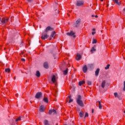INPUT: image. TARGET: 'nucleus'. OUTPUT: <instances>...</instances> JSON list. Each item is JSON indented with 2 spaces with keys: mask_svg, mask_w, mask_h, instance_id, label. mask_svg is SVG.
Instances as JSON below:
<instances>
[{
  "mask_svg": "<svg viewBox=\"0 0 125 125\" xmlns=\"http://www.w3.org/2000/svg\"><path fill=\"white\" fill-rule=\"evenodd\" d=\"M76 101L77 104L80 106V107H84V104L83 100H82V96H81V95H78Z\"/></svg>",
  "mask_w": 125,
  "mask_h": 125,
  "instance_id": "f257e3e1",
  "label": "nucleus"
},
{
  "mask_svg": "<svg viewBox=\"0 0 125 125\" xmlns=\"http://www.w3.org/2000/svg\"><path fill=\"white\" fill-rule=\"evenodd\" d=\"M8 20H9V18L8 17H3L1 20V22L2 25L5 24V23H7V22H8Z\"/></svg>",
  "mask_w": 125,
  "mask_h": 125,
  "instance_id": "f03ea898",
  "label": "nucleus"
},
{
  "mask_svg": "<svg viewBox=\"0 0 125 125\" xmlns=\"http://www.w3.org/2000/svg\"><path fill=\"white\" fill-rule=\"evenodd\" d=\"M66 35H67V36H69L70 37H73L74 39H76V33L74 32L73 31H71L70 32L66 33Z\"/></svg>",
  "mask_w": 125,
  "mask_h": 125,
  "instance_id": "7ed1b4c3",
  "label": "nucleus"
},
{
  "mask_svg": "<svg viewBox=\"0 0 125 125\" xmlns=\"http://www.w3.org/2000/svg\"><path fill=\"white\" fill-rule=\"evenodd\" d=\"M48 35H47V33L45 32L44 31L42 33L41 39L42 40H45L48 38Z\"/></svg>",
  "mask_w": 125,
  "mask_h": 125,
  "instance_id": "20e7f679",
  "label": "nucleus"
},
{
  "mask_svg": "<svg viewBox=\"0 0 125 125\" xmlns=\"http://www.w3.org/2000/svg\"><path fill=\"white\" fill-rule=\"evenodd\" d=\"M42 96V93L41 92H39L37 93V94L35 95V98H37V99H40L41 97Z\"/></svg>",
  "mask_w": 125,
  "mask_h": 125,
  "instance_id": "39448f33",
  "label": "nucleus"
},
{
  "mask_svg": "<svg viewBox=\"0 0 125 125\" xmlns=\"http://www.w3.org/2000/svg\"><path fill=\"white\" fill-rule=\"evenodd\" d=\"M83 1H77L76 3L77 6H83Z\"/></svg>",
  "mask_w": 125,
  "mask_h": 125,
  "instance_id": "423d86ee",
  "label": "nucleus"
},
{
  "mask_svg": "<svg viewBox=\"0 0 125 125\" xmlns=\"http://www.w3.org/2000/svg\"><path fill=\"white\" fill-rule=\"evenodd\" d=\"M54 30V28H53L50 26H48L46 28V29L44 32L47 33L48 31H53Z\"/></svg>",
  "mask_w": 125,
  "mask_h": 125,
  "instance_id": "0eeeda50",
  "label": "nucleus"
},
{
  "mask_svg": "<svg viewBox=\"0 0 125 125\" xmlns=\"http://www.w3.org/2000/svg\"><path fill=\"white\" fill-rule=\"evenodd\" d=\"M52 113H54V115H56L57 114L56 110L55 109H52V110H50L48 112V114L49 115H51Z\"/></svg>",
  "mask_w": 125,
  "mask_h": 125,
  "instance_id": "6e6552de",
  "label": "nucleus"
},
{
  "mask_svg": "<svg viewBox=\"0 0 125 125\" xmlns=\"http://www.w3.org/2000/svg\"><path fill=\"white\" fill-rule=\"evenodd\" d=\"M43 67L45 69H48L49 67L48 66V62H45L43 63Z\"/></svg>",
  "mask_w": 125,
  "mask_h": 125,
  "instance_id": "1a4fd4ad",
  "label": "nucleus"
},
{
  "mask_svg": "<svg viewBox=\"0 0 125 125\" xmlns=\"http://www.w3.org/2000/svg\"><path fill=\"white\" fill-rule=\"evenodd\" d=\"M51 81L53 83H55L56 82V77H55V75H53L51 79Z\"/></svg>",
  "mask_w": 125,
  "mask_h": 125,
  "instance_id": "9d476101",
  "label": "nucleus"
},
{
  "mask_svg": "<svg viewBox=\"0 0 125 125\" xmlns=\"http://www.w3.org/2000/svg\"><path fill=\"white\" fill-rule=\"evenodd\" d=\"M83 73H86L87 72V67L86 65H84V67L83 68Z\"/></svg>",
  "mask_w": 125,
  "mask_h": 125,
  "instance_id": "9b49d317",
  "label": "nucleus"
},
{
  "mask_svg": "<svg viewBox=\"0 0 125 125\" xmlns=\"http://www.w3.org/2000/svg\"><path fill=\"white\" fill-rule=\"evenodd\" d=\"M99 72H100V69L97 68L95 71V76H96V77L99 75Z\"/></svg>",
  "mask_w": 125,
  "mask_h": 125,
  "instance_id": "f8f14e48",
  "label": "nucleus"
},
{
  "mask_svg": "<svg viewBox=\"0 0 125 125\" xmlns=\"http://www.w3.org/2000/svg\"><path fill=\"white\" fill-rule=\"evenodd\" d=\"M44 107L43 106V105H41L40 107V112H44Z\"/></svg>",
  "mask_w": 125,
  "mask_h": 125,
  "instance_id": "ddd939ff",
  "label": "nucleus"
},
{
  "mask_svg": "<svg viewBox=\"0 0 125 125\" xmlns=\"http://www.w3.org/2000/svg\"><path fill=\"white\" fill-rule=\"evenodd\" d=\"M112 1L118 5H121V2H119V0H112Z\"/></svg>",
  "mask_w": 125,
  "mask_h": 125,
  "instance_id": "4468645a",
  "label": "nucleus"
},
{
  "mask_svg": "<svg viewBox=\"0 0 125 125\" xmlns=\"http://www.w3.org/2000/svg\"><path fill=\"white\" fill-rule=\"evenodd\" d=\"M105 84H106V81H103L102 83V85L101 86L103 88H105Z\"/></svg>",
  "mask_w": 125,
  "mask_h": 125,
  "instance_id": "2eb2a0df",
  "label": "nucleus"
},
{
  "mask_svg": "<svg viewBox=\"0 0 125 125\" xmlns=\"http://www.w3.org/2000/svg\"><path fill=\"white\" fill-rule=\"evenodd\" d=\"M36 77H37V78H40V77H41V73L39 70H37L36 71Z\"/></svg>",
  "mask_w": 125,
  "mask_h": 125,
  "instance_id": "dca6fc26",
  "label": "nucleus"
},
{
  "mask_svg": "<svg viewBox=\"0 0 125 125\" xmlns=\"http://www.w3.org/2000/svg\"><path fill=\"white\" fill-rule=\"evenodd\" d=\"M82 58V56L80 54H77L76 57V60L78 61L81 60Z\"/></svg>",
  "mask_w": 125,
  "mask_h": 125,
  "instance_id": "f3484780",
  "label": "nucleus"
},
{
  "mask_svg": "<svg viewBox=\"0 0 125 125\" xmlns=\"http://www.w3.org/2000/svg\"><path fill=\"white\" fill-rule=\"evenodd\" d=\"M43 101L44 102H45V103H48V98L47 97H44L43 99Z\"/></svg>",
  "mask_w": 125,
  "mask_h": 125,
  "instance_id": "a211bd4d",
  "label": "nucleus"
},
{
  "mask_svg": "<svg viewBox=\"0 0 125 125\" xmlns=\"http://www.w3.org/2000/svg\"><path fill=\"white\" fill-rule=\"evenodd\" d=\"M85 83V82L82 81H80L79 83V85L81 86V85H83V84Z\"/></svg>",
  "mask_w": 125,
  "mask_h": 125,
  "instance_id": "6ab92c4d",
  "label": "nucleus"
},
{
  "mask_svg": "<svg viewBox=\"0 0 125 125\" xmlns=\"http://www.w3.org/2000/svg\"><path fill=\"white\" fill-rule=\"evenodd\" d=\"M79 116L81 118H83L84 116V113L83 111H81L79 113Z\"/></svg>",
  "mask_w": 125,
  "mask_h": 125,
  "instance_id": "aec40b11",
  "label": "nucleus"
},
{
  "mask_svg": "<svg viewBox=\"0 0 125 125\" xmlns=\"http://www.w3.org/2000/svg\"><path fill=\"white\" fill-rule=\"evenodd\" d=\"M95 47H96L95 46L92 47V48L91 49V53H93V51H96V49H95Z\"/></svg>",
  "mask_w": 125,
  "mask_h": 125,
  "instance_id": "412c9836",
  "label": "nucleus"
},
{
  "mask_svg": "<svg viewBox=\"0 0 125 125\" xmlns=\"http://www.w3.org/2000/svg\"><path fill=\"white\" fill-rule=\"evenodd\" d=\"M63 74L64 76H66V75H67V74H68V68H66V69L65 70H64L63 71Z\"/></svg>",
  "mask_w": 125,
  "mask_h": 125,
  "instance_id": "4be33fe9",
  "label": "nucleus"
},
{
  "mask_svg": "<svg viewBox=\"0 0 125 125\" xmlns=\"http://www.w3.org/2000/svg\"><path fill=\"white\" fill-rule=\"evenodd\" d=\"M99 103V109H102V105L101 104V103L100 101L97 102Z\"/></svg>",
  "mask_w": 125,
  "mask_h": 125,
  "instance_id": "5701e85b",
  "label": "nucleus"
},
{
  "mask_svg": "<svg viewBox=\"0 0 125 125\" xmlns=\"http://www.w3.org/2000/svg\"><path fill=\"white\" fill-rule=\"evenodd\" d=\"M44 125H49V124H48V121H47L46 120H45L44 121Z\"/></svg>",
  "mask_w": 125,
  "mask_h": 125,
  "instance_id": "b1692460",
  "label": "nucleus"
},
{
  "mask_svg": "<svg viewBox=\"0 0 125 125\" xmlns=\"http://www.w3.org/2000/svg\"><path fill=\"white\" fill-rule=\"evenodd\" d=\"M5 72L6 73H10V68H6L5 69Z\"/></svg>",
  "mask_w": 125,
  "mask_h": 125,
  "instance_id": "393cba45",
  "label": "nucleus"
},
{
  "mask_svg": "<svg viewBox=\"0 0 125 125\" xmlns=\"http://www.w3.org/2000/svg\"><path fill=\"white\" fill-rule=\"evenodd\" d=\"M56 33L55 31L53 32L51 34V38H54V35H55Z\"/></svg>",
  "mask_w": 125,
  "mask_h": 125,
  "instance_id": "a878e982",
  "label": "nucleus"
},
{
  "mask_svg": "<svg viewBox=\"0 0 125 125\" xmlns=\"http://www.w3.org/2000/svg\"><path fill=\"white\" fill-rule=\"evenodd\" d=\"M80 23H81V19H78V20L76 21V24H77V25H79V24H80Z\"/></svg>",
  "mask_w": 125,
  "mask_h": 125,
  "instance_id": "bb28decb",
  "label": "nucleus"
},
{
  "mask_svg": "<svg viewBox=\"0 0 125 125\" xmlns=\"http://www.w3.org/2000/svg\"><path fill=\"white\" fill-rule=\"evenodd\" d=\"M109 68H110V64H108L106 65V66L104 68V69L105 70H108V69H109Z\"/></svg>",
  "mask_w": 125,
  "mask_h": 125,
  "instance_id": "cd10ccee",
  "label": "nucleus"
},
{
  "mask_svg": "<svg viewBox=\"0 0 125 125\" xmlns=\"http://www.w3.org/2000/svg\"><path fill=\"white\" fill-rule=\"evenodd\" d=\"M97 42V41L96 40V39L93 40L92 43H96Z\"/></svg>",
  "mask_w": 125,
  "mask_h": 125,
  "instance_id": "c85d7f7f",
  "label": "nucleus"
},
{
  "mask_svg": "<svg viewBox=\"0 0 125 125\" xmlns=\"http://www.w3.org/2000/svg\"><path fill=\"white\" fill-rule=\"evenodd\" d=\"M87 83H88V85H91L92 84L91 81H87Z\"/></svg>",
  "mask_w": 125,
  "mask_h": 125,
  "instance_id": "c756f323",
  "label": "nucleus"
},
{
  "mask_svg": "<svg viewBox=\"0 0 125 125\" xmlns=\"http://www.w3.org/2000/svg\"><path fill=\"white\" fill-rule=\"evenodd\" d=\"M114 96L115 97H119V96L118 95V93H114Z\"/></svg>",
  "mask_w": 125,
  "mask_h": 125,
  "instance_id": "7c9ffc66",
  "label": "nucleus"
},
{
  "mask_svg": "<svg viewBox=\"0 0 125 125\" xmlns=\"http://www.w3.org/2000/svg\"><path fill=\"white\" fill-rule=\"evenodd\" d=\"M18 121H21V118L20 117L19 118L16 119V122H18Z\"/></svg>",
  "mask_w": 125,
  "mask_h": 125,
  "instance_id": "2f4dec72",
  "label": "nucleus"
},
{
  "mask_svg": "<svg viewBox=\"0 0 125 125\" xmlns=\"http://www.w3.org/2000/svg\"><path fill=\"white\" fill-rule=\"evenodd\" d=\"M86 117H88V113L87 112L85 113L84 118H86Z\"/></svg>",
  "mask_w": 125,
  "mask_h": 125,
  "instance_id": "473e14b6",
  "label": "nucleus"
},
{
  "mask_svg": "<svg viewBox=\"0 0 125 125\" xmlns=\"http://www.w3.org/2000/svg\"><path fill=\"white\" fill-rule=\"evenodd\" d=\"M71 102H73V99H70L68 101V103H71Z\"/></svg>",
  "mask_w": 125,
  "mask_h": 125,
  "instance_id": "72a5a7b5",
  "label": "nucleus"
},
{
  "mask_svg": "<svg viewBox=\"0 0 125 125\" xmlns=\"http://www.w3.org/2000/svg\"><path fill=\"white\" fill-rule=\"evenodd\" d=\"M124 87L123 88V90L124 91H125V81H124Z\"/></svg>",
  "mask_w": 125,
  "mask_h": 125,
  "instance_id": "f704fd0d",
  "label": "nucleus"
},
{
  "mask_svg": "<svg viewBox=\"0 0 125 125\" xmlns=\"http://www.w3.org/2000/svg\"><path fill=\"white\" fill-rule=\"evenodd\" d=\"M71 95H69L67 97V100H68V99L69 98V99H71Z\"/></svg>",
  "mask_w": 125,
  "mask_h": 125,
  "instance_id": "c9c22d12",
  "label": "nucleus"
},
{
  "mask_svg": "<svg viewBox=\"0 0 125 125\" xmlns=\"http://www.w3.org/2000/svg\"><path fill=\"white\" fill-rule=\"evenodd\" d=\"M27 1L28 2H32V1H33V0H27Z\"/></svg>",
  "mask_w": 125,
  "mask_h": 125,
  "instance_id": "e433bc0d",
  "label": "nucleus"
},
{
  "mask_svg": "<svg viewBox=\"0 0 125 125\" xmlns=\"http://www.w3.org/2000/svg\"><path fill=\"white\" fill-rule=\"evenodd\" d=\"M21 61H23V62H25V59L22 58L21 59Z\"/></svg>",
  "mask_w": 125,
  "mask_h": 125,
  "instance_id": "4c0bfd02",
  "label": "nucleus"
},
{
  "mask_svg": "<svg viewBox=\"0 0 125 125\" xmlns=\"http://www.w3.org/2000/svg\"><path fill=\"white\" fill-rule=\"evenodd\" d=\"M95 34H96V32H92V35H94Z\"/></svg>",
  "mask_w": 125,
  "mask_h": 125,
  "instance_id": "58836bf2",
  "label": "nucleus"
},
{
  "mask_svg": "<svg viewBox=\"0 0 125 125\" xmlns=\"http://www.w3.org/2000/svg\"><path fill=\"white\" fill-rule=\"evenodd\" d=\"M123 13L125 14V8L123 9Z\"/></svg>",
  "mask_w": 125,
  "mask_h": 125,
  "instance_id": "ea45409f",
  "label": "nucleus"
},
{
  "mask_svg": "<svg viewBox=\"0 0 125 125\" xmlns=\"http://www.w3.org/2000/svg\"><path fill=\"white\" fill-rule=\"evenodd\" d=\"M92 113L93 114L94 113V109H92Z\"/></svg>",
  "mask_w": 125,
  "mask_h": 125,
  "instance_id": "a19ab883",
  "label": "nucleus"
},
{
  "mask_svg": "<svg viewBox=\"0 0 125 125\" xmlns=\"http://www.w3.org/2000/svg\"><path fill=\"white\" fill-rule=\"evenodd\" d=\"M95 17L96 18H98V16L96 15V16H95Z\"/></svg>",
  "mask_w": 125,
  "mask_h": 125,
  "instance_id": "79ce46f5",
  "label": "nucleus"
},
{
  "mask_svg": "<svg viewBox=\"0 0 125 125\" xmlns=\"http://www.w3.org/2000/svg\"><path fill=\"white\" fill-rule=\"evenodd\" d=\"M67 66H68V67H70V66H71V64H70V63H68Z\"/></svg>",
  "mask_w": 125,
  "mask_h": 125,
  "instance_id": "37998d69",
  "label": "nucleus"
},
{
  "mask_svg": "<svg viewBox=\"0 0 125 125\" xmlns=\"http://www.w3.org/2000/svg\"><path fill=\"white\" fill-rule=\"evenodd\" d=\"M92 31H95V28H93Z\"/></svg>",
  "mask_w": 125,
  "mask_h": 125,
  "instance_id": "c03bdc74",
  "label": "nucleus"
},
{
  "mask_svg": "<svg viewBox=\"0 0 125 125\" xmlns=\"http://www.w3.org/2000/svg\"><path fill=\"white\" fill-rule=\"evenodd\" d=\"M52 37H51V36H50V38H49V40L50 41H51V38H52Z\"/></svg>",
  "mask_w": 125,
  "mask_h": 125,
  "instance_id": "a18cd8bd",
  "label": "nucleus"
},
{
  "mask_svg": "<svg viewBox=\"0 0 125 125\" xmlns=\"http://www.w3.org/2000/svg\"><path fill=\"white\" fill-rule=\"evenodd\" d=\"M15 96L17 97L18 96V94H16Z\"/></svg>",
  "mask_w": 125,
  "mask_h": 125,
  "instance_id": "49530a36",
  "label": "nucleus"
},
{
  "mask_svg": "<svg viewBox=\"0 0 125 125\" xmlns=\"http://www.w3.org/2000/svg\"><path fill=\"white\" fill-rule=\"evenodd\" d=\"M95 16H94V15H92L91 16L92 17H95Z\"/></svg>",
  "mask_w": 125,
  "mask_h": 125,
  "instance_id": "de8ad7c7",
  "label": "nucleus"
},
{
  "mask_svg": "<svg viewBox=\"0 0 125 125\" xmlns=\"http://www.w3.org/2000/svg\"><path fill=\"white\" fill-rule=\"evenodd\" d=\"M14 80H16V77H15L14 78Z\"/></svg>",
  "mask_w": 125,
  "mask_h": 125,
  "instance_id": "09e8293b",
  "label": "nucleus"
},
{
  "mask_svg": "<svg viewBox=\"0 0 125 125\" xmlns=\"http://www.w3.org/2000/svg\"><path fill=\"white\" fill-rule=\"evenodd\" d=\"M27 82H29V81L26 80V83H27Z\"/></svg>",
  "mask_w": 125,
  "mask_h": 125,
  "instance_id": "8fccbe9b",
  "label": "nucleus"
},
{
  "mask_svg": "<svg viewBox=\"0 0 125 125\" xmlns=\"http://www.w3.org/2000/svg\"><path fill=\"white\" fill-rule=\"evenodd\" d=\"M101 1H103L104 0H100Z\"/></svg>",
  "mask_w": 125,
  "mask_h": 125,
  "instance_id": "3c124183",
  "label": "nucleus"
},
{
  "mask_svg": "<svg viewBox=\"0 0 125 125\" xmlns=\"http://www.w3.org/2000/svg\"><path fill=\"white\" fill-rule=\"evenodd\" d=\"M67 15H68L69 17L70 16V15H69V14H67Z\"/></svg>",
  "mask_w": 125,
  "mask_h": 125,
  "instance_id": "603ef678",
  "label": "nucleus"
},
{
  "mask_svg": "<svg viewBox=\"0 0 125 125\" xmlns=\"http://www.w3.org/2000/svg\"><path fill=\"white\" fill-rule=\"evenodd\" d=\"M0 20H1V19L0 17Z\"/></svg>",
  "mask_w": 125,
  "mask_h": 125,
  "instance_id": "864d4df0",
  "label": "nucleus"
},
{
  "mask_svg": "<svg viewBox=\"0 0 125 125\" xmlns=\"http://www.w3.org/2000/svg\"><path fill=\"white\" fill-rule=\"evenodd\" d=\"M76 27H78V25H76Z\"/></svg>",
  "mask_w": 125,
  "mask_h": 125,
  "instance_id": "5fc2aeb1",
  "label": "nucleus"
}]
</instances>
